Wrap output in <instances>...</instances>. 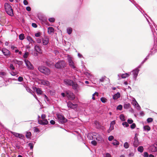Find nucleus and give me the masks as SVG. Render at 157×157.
Here are the masks:
<instances>
[{"instance_id": "c9c22d12", "label": "nucleus", "mask_w": 157, "mask_h": 157, "mask_svg": "<svg viewBox=\"0 0 157 157\" xmlns=\"http://www.w3.org/2000/svg\"><path fill=\"white\" fill-rule=\"evenodd\" d=\"M147 123H149L152 122L153 121V119L151 118H149L147 119Z\"/></svg>"}, {"instance_id": "0e129e2a", "label": "nucleus", "mask_w": 157, "mask_h": 157, "mask_svg": "<svg viewBox=\"0 0 157 157\" xmlns=\"http://www.w3.org/2000/svg\"><path fill=\"white\" fill-rule=\"evenodd\" d=\"M105 79V78L102 77L100 79V81L101 82H103Z\"/></svg>"}, {"instance_id": "dca6fc26", "label": "nucleus", "mask_w": 157, "mask_h": 157, "mask_svg": "<svg viewBox=\"0 0 157 157\" xmlns=\"http://www.w3.org/2000/svg\"><path fill=\"white\" fill-rule=\"evenodd\" d=\"M121 95L118 92L117 94L113 95V98L114 99H117L118 98L120 97Z\"/></svg>"}, {"instance_id": "37998d69", "label": "nucleus", "mask_w": 157, "mask_h": 157, "mask_svg": "<svg viewBox=\"0 0 157 157\" xmlns=\"http://www.w3.org/2000/svg\"><path fill=\"white\" fill-rule=\"evenodd\" d=\"M114 139V137L112 136H110L108 137V140L109 141H112V140H113Z\"/></svg>"}, {"instance_id": "0eeeda50", "label": "nucleus", "mask_w": 157, "mask_h": 157, "mask_svg": "<svg viewBox=\"0 0 157 157\" xmlns=\"http://www.w3.org/2000/svg\"><path fill=\"white\" fill-rule=\"evenodd\" d=\"M26 66L28 69L30 70H33V67L31 63L28 60H25Z\"/></svg>"}, {"instance_id": "6e6d98bb", "label": "nucleus", "mask_w": 157, "mask_h": 157, "mask_svg": "<svg viewBox=\"0 0 157 157\" xmlns=\"http://www.w3.org/2000/svg\"><path fill=\"white\" fill-rule=\"evenodd\" d=\"M23 3L25 5H27L28 4V1L26 0H24Z\"/></svg>"}, {"instance_id": "de8ad7c7", "label": "nucleus", "mask_w": 157, "mask_h": 157, "mask_svg": "<svg viewBox=\"0 0 157 157\" xmlns=\"http://www.w3.org/2000/svg\"><path fill=\"white\" fill-rule=\"evenodd\" d=\"M46 116L45 114H42V115L41 116V118L42 119H43V120L45 119V118H46Z\"/></svg>"}, {"instance_id": "ea45409f", "label": "nucleus", "mask_w": 157, "mask_h": 157, "mask_svg": "<svg viewBox=\"0 0 157 157\" xmlns=\"http://www.w3.org/2000/svg\"><path fill=\"white\" fill-rule=\"evenodd\" d=\"M122 125L123 126H125L126 127H127L129 126V124H128V123H127L126 122H124L122 123Z\"/></svg>"}, {"instance_id": "c03bdc74", "label": "nucleus", "mask_w": 157, "mask_h": 157, "mask_svg": "<svg viewBox=\"0 0 157 157\" xmlns=\"http://www.w3.org/2000/svg\"><path fill=\"white\" fill-rule=\"evenodd\" d=\"M23 78L22 77L20 76L18 78V80L19 82H21L23 80Z\"/></svg>"}, {"instance_id": "79ce46f5", "label": "nucleus", "mask_w": 157, "mask_h": 157, "mask_svg": "<svg viewBox=\"0 0 157 157\" xmlns=\"http://www.w3.org/2000/svg\"><path fill=\"white\" fill-rule=\"evenodd\" d=\"M131 128L132 129H134L136 127V125L135 123H133L130 126Z\"/></svg>"}, {"instance_id": "e2e57ef3", "label": "nucleus", "mask_w": 157, "mask_h": 157, "mask_svg": "<svg viewBox=\"0 0 157 157\" xmlns=\"http://www.w3.org/2000/svg\"><path fill=\"white\" fill-rule=\"evenodd\" d=\"M105 157H111V155L107 153L106 154Z\"/></svg>"}, {"instance_id": "f704fd0d", "label": "nucleus", "mask_w": 157, "mask_h": 157, "mask_svg": "<svg viewBox=\"0 0 157 157\" xmlns=\"http://www.w3.org/2000/svg\"><path fill=\"white\" fill-rule=\"evenodd\" d=\"M9 68L10 69L11 71L15 69L14 67L13 66V64H10Z\"/></svg>"}, {"instance_id": "f257e3e1", "label": "nucleus", "mask_w": 157, "mask_h": 157, "mask_svg": "<svg viewBox=\"0 0 157 157\" xmlns=\"http://www.w3.org/2000/svg\"><path fill=\"white\" fill-rule=\"evenodd\" d=\"M38 69L41 73L46 75H48L50 74V70L44 66H39L38 67Z\"/></svg>"}, {"instance_id": "bb28decb", "label": "nucleus", "mask_w": 157, "mask_h": 157, "mask_svg": "<svg viewBox=\"0 0 157 157\" xmlns=\"http://www.w3.org/2000/svg\"><path fill=\"white\" fill-rule=\"evenodd\" d=\"M129 75L128 74L126 73L125 74H123L121 75V77L122 78H124L129 76Z\"/></svg>"}, {"instance_id": "f8f14e48", "label": "nucleus", "mask_w": 157, "mask_h": 157, "mask_svg": "<svg viewBox=\"0 0 157 157\" xmlns=\"http://www.w3.org/2000/svg\"><path fill=\"white\" fill-rule=\"evenodd\" d=\"M67 106L68 107L71 109H75L77 107V104H73L71 102H68L67 103Z\"/></svg>"}, {"instance_id": "72a5a7b5", "label": "nucleus", "mask_w": 157, "mask_h": 157, "mask_svg": "<svg viewBox=\"0 0 157 157\" xmlns=\"http://www.w3.org/2000/svg\"><path fill=\"white\" fill-rule=\"evenodd\" d=\"M28 145L30 147L31 149H33V143H30L28 144Z\"/></svg>"}, {"instance_id": "58836bf2", "label": "nucleus", "mask_w": 157, "mask_h": 157, "mask_svg": "<svg viewBox=\"0 0 157 157\" xmlns=\"http://www.w3.org/2000/svg\"><path fill=\"white\" fill-rule=\"evenodd\" d=\"M49 21L52 22H53L55 21V19L54 18H50L48 19Z\"/></svg>"}, {"instance_id": "864d4df0", "label": "nucleus", "mask_w": 157, "mask_h": 157, "mask_svg": "<svg viewBox=\"0 0 157 157\" xmlns=\"http://www.w3.org/2000/svg\"><path fill=\"white\" fill-rule=\"evenodd\" d=\"M116 122L115 121H112L110 124V125L113 126L115 124Z\"/></svg>"}, {"instance_id": "7ed1b4c3", "label": "nucleus", "mask_w": 157, "mask_h": 157, "mask_svg": "<svg viewBox=\"0 0 157 157\" xmlns=\"http://www.w3.org/2000/svg\"><path fill=\"white\" fill-rule=\"evenodd\" d=\"M66 63L63 60L58 61L55 65V67L57 69H62L66 66Z\"/></svg>"}, {"instance_id": "5fc2aeb1", "label": "nucleus", "mask_w": 157, "mask_h": 157, "mask_svg": "<svg viewBox=\"0 0 157 157\" xmlns=\"http://www.w3.org/2000/svg\"><path fill=\"white\" fill-rule=\"evenodd\" d=\"M36 41L37 43H40L41 42V39L38 38L36 39Z\"/></svg>"}, {"instance_id": "e433bc0d", "label": "nucleus", "mask_w": 157, "mask_h": 157, "mask_svg": "<svg viewBox=\"0 0 157 157\" xmlns=\"http://www.w3.org/2000/svg\"><path fill=\"white\" fill-rule=\"evenodd\" d=\"M29 55V53L28 52H26L23 56L24 58H27L28 56Z\"/></svg>"}, {"instance_id": "6ab92c4d", "label": "nucleus", "mask_w": 157, "mask_h": 157, "mask_svg": "<svg viewBox=\"0 0 157 157\" xmlns=\"http://www.w3.org/2000/svg\"><path fill=\"white\" fill-rule=\"evenodd\" d=\"M49 42V40L48 38H45L44 39H43V43L44 45H47Z\"/></svg>"}, {"instance_id": "473e14b6", "label": "nucleus", "mask_w": 157, "mask_h": 157, "mask_svg": "<svg viewBox=\"0 0 157 157\" xmlns=\"http://www.w3.org/2000/svg\"><path fill=\"white\" fill-rule=\"evenodd\" d=\"M100 100L102 102L105 103L107 99L105 98L102 97L101 98Z\"/></svg>"}, {"instance_id": "f03ea898", "label": "nucleus", "mask_w": 157, "mask_h": 157, "mask_svg": "<svg viewBox=\"0 0 157 157\" xmlns=\"http://www.w3.org/2000/svg\"><path fill=\"white\" fill-rule=\"evenodd\" d=\"M5 8L7 13L11 16L13 15V10L11 6L8 3H6L4 5Z\"/></svg>"}, {"instance_id": "338daca9", "label": "nucleus", "mask_w": 157, "mask_h": 157, "mask_svg": "<svg viewBox=\"0 0 157 157\" xmlns=\"http://www.w3.org/2000/svg\"><path fill=\"white\" fill-rule=\"evenodd\" d=\"M44 97L45 98L46 100L47 101H49V100L48 99V97L46 95H44Z\"/></svg>"}, {"instance_id": "b1692460", "label": "nucleus", "mask_w": 157, "mask_h": 157, "mask_svg": "<svg viewBox=\"0 0 157 157\" xmlns=\"http://www.w3.org/2000/svg\"><path fill=\"white\" fill-rule=\"evenodd\" d=\"M19 39L21 40H23L25 38L24 35L23 33H21L19 35Z\"/></svg>"}, {"instance_id": "c85d7f7f", "label": "nucleus", "mask_w": 157, "mask_h": 157, "mask_svg": "<svg viewBox=\"0 0 157 157\" xmlns=\"http://www.w3.org/2000/svg\"><path fill=\"white\" fill-rule=\"evenodd\" d=\"M120 119L122 121H125V120L124 118V116L123 114H121L120 116Z\"/></svg>"}, {"instance_id": "f3484780", "label": "nucleus", "mask_w": 157, "mask_h": 157, "mask_svg": "<svg viewBox=\"0 0 157 157\" xmlns=\"http://www.w3.org/2000/svg\"><path fill=\"white\" fill-rule=\"evenodd\" d=\"M71 86H72L73 89L75 90H76L78 87V85L76 83L74 82Z\"/></svg>"}, {"instance_id": "603ef678", "label": "nucleus", "mask_w": 157, "mask_h": 157, "mask_svg": "<svg viewBox=\"0 0 157 157\" xmlns=\"http://www.w3.org/2000/svg\"><path fill=\"white\" fill-rule=\"evenodd\" d=\"M51 62H50L48 61H47L46 62V64L49 66H50L52 64V63H51Z\"/></svg>"}, {"instance_id": "a211bd4d", "label": "nucleus", "mask_w": 157, "mask_h": 157, "mask_svg": "<svg viewBox=\"0 0 157 157\" xmlns=\"http://www.w3.org/2000/svg\"><path fill=\"white\" fill-rule=\"evenodd\" d=\"M48 33L50 34H51V33H53L54 32V29L52 27H49L48 28Z\"/></svg>"}, {"instance_id": "20e7f679", "label": "nucleus", "mask_w": 157, "mask_h": 157, "mask_svg": "<svg viewBox=\"0 0 157 157\" xmlns=\"http://www.w3.org/2000/svg\"><path fill=\"white\" fill-rule=\"evenodd\" d=\"M66 96L70 100H73L75 99V96L74 94L70 91H67L65 92Z\"/></svg>"}, {"instance_id": "09e8293b", "label": "nucleus", "mask_w": 157, "mask_h": 157, "mask_svg": "<svg viewBox=\"0 0 157 157\" xmlns=\"http://www.w3.org/2000/svg\"><path fill=\"white\" fill-rule=\"evenodd\" d=\"M144 157H148V155L147 152H144Z\"/></svg>"}, {"instance_id": "9b49d317", "label": "nucleus", "mask_w": 157, "mask_h": 157, "mask_svg": "<svg viewBox=\"0 0 157 157\" xmlns=\"http://www.w3.org/2000/svg\"><path fill=\"white\" fill-rule=\"evenodd\" d=\"M38 123L40 124L47 125L48 124V122L47 119L39 120Z\"/></svg>"}, {"instance_id": "ddd939ff", "label": "nucleus", "mask_w": 157, "mask_h": 157, "mask_svg": "<svg viewBox=\"0 0 157 157\" xmlns=\"http://www.w3.org/2000/svg\"><path fill=\"white\" fill-rule=\"evenodd\" d=\"M68 62L69 66L71 67L74 69L75 68V67L74 65V63L73 62L72 59L71 58H70L68 59Z\"/></svg>"}, {"instance_id": "5701e85b", "label": "nucleus", "mask_w": 157, "mask_h": 157, "mask_svg": "<svg viewBox=\"0 0 157 157\" xmlns=\"http://www.w3.org/2000/svg\"><path fill=\"white\" fill-rule=\"evenodd\" d=\"M112 144L114 145H119V142L116 140H114L113 141Z\"/></svg>"}, {"instance_id": "4be33fe9", "label": "nucleus", "mask_w": 157, "mask_h": 157, "mask_svg": "<svg viewBox=\"0 0 157 157\" xmlns=\"http://www.w3.org/2000/svg\"><path fill=\"white\" fill-rule=\"evenodd\" d=\"M137 150L138 151L140 152V153L142 152L144 150V148L142 146H139Z\"/></svg>"}, {"instance_id": "3c124183", "label": "nucleus", "mask_w": 157, "mask_h": 157, "mask_svg": "<svg viewBox=\"0 0 157 157\" xmlns=\"http://www.w3.org/2000/svg\"><path fill=\"white\" fill-rule=\"evenodd\" d=\"M32 26L35 28H36L37 27V25L35 23H33L32 24Z\"/></svg>"}, {"instance_id": "7c9ffc66", "label": "nucleus", "mask_w": 157, "mask_h": 157, "mask_svg": "<svg viewBox=\"0 0 157 157\" xmlns=\"http://www.w3.org/2000/svg\"><path fill=\"white\" fill-rule=\"evenodd\" d=\"M124 147L125 148H128L129 147L128 143L127 142H125L124 144Z\"/></svg>"}, {"instance_id": "69168bd1", "label": "nucleus", "mask_w": 157, "mask_h": 157, "mask_svg": "<svg viewBox=\"0 0 157 157\" xmlns=\"http://www.w3.org/2000/svg\"><path fill=\"white\" fill-rule=\"evenodd\" d=\"M109 128L110 129V130H112L114 129V126L113 125H110V127Z\"/></svg>"}, {"instance_id": "aec40b11", "label": "nucleus", "mask_w": 157, "mask_h": 157, "mask_svg": "<svg viewBox=\"0 0 157 157\" xmlns=\"http://www.w3.org/2000/svg\"><path fill=\"white\" fill-rule=\"evenodd\" d=\"M131 107L130 104L129 103L125 104L124 105V108L125 109H128Z\"/></svg>"}, {"instance_id": "9d476101", "label": "nucleus", "mask_w": 157, "mask_h": 157, "mask_svg": "<svg viewBox=\"0 0 157 157\" xmlns=\"http://www.w3.org/2000/svg\"><path fill=\"white\" fill-rule=\"evenodd\" d=\"M64 83L67 85L71 86L72 85L73 81L69 79H66L64 80Z\"/></svg>"}, {"instance_id": "6e6552de", "label": "nucleus", "mask_w": 157, "mask_h": 157, "mask_svg": "<svg viewBox=\"0 0 157 157\" xmlns=\"http://www.w3.org/2000/svg\"><path fill=\"white\" fill-rule=\"evenodd\" d=\"M11 133L14 135L15 137H18L20 139H23V138H24V135L22 134H21L19 133H17V132H11Z\"/></svg>"}, {"instance_id": "a19ab883", "label": "nucleus", "mask_w": 157, "mask_h": 157, "mask_svg": "<svg viewBox=\"0 0 157 157\" xmlns=\"http://www.w3.org/2000/svg\"><path fill=\"white\" fill-rule=\"evenodd\" d=\"M122 108V106L121 105H119L117 107V110H121Z\"/></svg>"}, {"instance_id": "052dcab7", "label": "nucleus", "mask_w": 157, "mask_h": 157, "mask_svg": "<svg viewBox=\"0 0 157 157\" xmlns=\"http://www.w3.org/2000/svg\"><path fill=\"white\" fill-rule=\"evenodd\" d=\"M6 74V73L4 72H0V75H1L4 76V75H5Z\"/></svg>"}, {"instance_id": "8fccbe9b", "label": "nucleus", "mask_w": 157, "mask_h": 157, "mask_svg": "<svg viewBox=\"0 0 157 157\" xmlns=\"http://www.w3.org/2000/svg\"><path fill=\"white\" fill-rule=\"evenodd\" d=\"M40 36V32H38V33H36L35 34V36L36 37H39Z\"/></svg>"}, {"instance_id": "cd10ccee", "label": "nucleus", "mask_w": 157, "mask_h": 157, "mask_svg": "<svg viewBox=\"0 0 157 157\" xmlns=\"http://www.w3.org/2000/svg\"><path fill=\"white\" fill-rule=\"evenodd\" d=\"M67 33L69 34H70L72 32V29L71 28H68L67 29Z\"/></svg>"}, {"instance_id": "bf43d9fd", "label": "nucleus", "mask_w": 157, "mask_h": 157, "mask_svg": "<svg viewBox=\"0 0 157 157\" xmlns=\"http://www.w3.org/2000/svg\"><path fill=\"white\" fill-rule=\"evenodd\" d=\"M50 123L52 124H54L55 123V121L53 120H52L50 121Z\"/></svg>"}, {"instance_id": "4468645a", "label": "nucleus", "mask_w": 157, "mask_h": 157, "mask_svg": "<svg viewBox=\"0 0 157 157\" xmlns=\"http://www.w3.org/2000/svg\"><path fill=\"white\" fill-rule=\"evenodd\" d=\"M40 82L42 85L48 86L50 84L49 82L46 80H40Z\"/></svg>"}, {"instance_id": "393cba45", "label": "nucleus", "mask_w": 157, "mask_h": 157, "mask_svg": "<svg viewBox=\"0 0 157 157\" xmlns=\"http://www.w3.org/2000/svg\"><path fill=\"white\" fill-rule=\"evenodd\" d=\"M36 92L38 94H42V91L40 88H36Z\"/></svg>"}, {"instance_id": "4c0bfd02", "label": "nucleus", "mask_w": 157, "mask_h": 157, "mask_svg": "<svg viewBox=\"0 0 157 157\" xmlns=\"http://www.w3.org/2000/svg\"><path fill=\"white\" fill-rule=\"evenodd\" d=\"M11 74L13 76H15L16 75L18 74V72L17 71L14 72V71H11Z\"/></svg>"}, {"instance_id": "49530a36", "label": "nucleus", "mask_w": 157, "mask_h": 157, "mask_svg": "<svg viewBox=\"0 0 157 157\" xmlns=\"http://www.w3.org/2000/svg\"><path fill=\"white\" fill-rule=\"evenodd\" d=\"M91 143L94 146H96L97 144V142L95 140L92 141L91 142Z\"/></svg>"}, {"instance_id": "412c9836", "label": "nucleus", "mask_w": 157, "mask_h": 157, "mask_svg": "<svg viewBox=\"0 0 157 157\" xmlns=\"http://www.w3.org/2000/svg\"><path fill=\"white\" fill-rule=\"evenodd\" d=\"M31 133L29 132H26V137L28 139H30L31 136Z\"/></svg>"}, {"instance_id": "774afa93", "label": "nucleus", "mask_w": 157, "mask_h": 157, "mask_svg": "<svg viewBox=\"0 0 157 157\" xmlns=\"http://www.w3.org/2000/svg\"><path fill=\"white\" fill-rule=\"evenodd\" d=\"M39 129L37 128H36L35 129V131L36 132H39Z\"/></svg>"}, {"instance_id": "423d86ee", "label": "nucleus", "mask_w": 157, "mask_h": 157, "mask_svg": "<svg viewBox=\"0 0 157 157\" xmlns=\"http://www.w3.org/2000/svg\"><path fill=\"white\" fill-rule=\"evenodd\" d=\"M137 136V134H136L134 137V141L133 144V146L135 147H137L139 145V142Z\"/></svg>"}, {"instance_id": "13d9d810", "label": "nucleus", "mask_w": 157, "mask_h": 157, "mask_svg": "<svg viewBox=\"0 0 157 157\" xmlns=\"http://www.w3.org/2000/svg\"><path fill=\"white\" fill-rule=\"evenodd\" d=\"M132 103H133V105H136L137 104H138V103H137V102L136 100L133 101L132 102Z\"/></svg>"}, {"instance_id": "1a4fd4ad", "label": "nucleus", "mask_w": 157, "mask_h": 157, "mask_svg": "<svg viewBox=\"0 0 157 157\" xmlns=\"http://www.w3.org/2000/svg\"><path fill=\"white\" fill-rule=\"evenodd\" d=\"M2 51L3 54L6 56H8L10 55V52L6 48H3Z\"/></svg>"}, {"instance_id": "2eb2a0df", "label": "nucleus", "mask_w": 157, "mask_h": 157, "mask_svg": "<svg viewBox=\"0 0 157 157\" xmlns=\"http://www.w3.org/2000/svg\"><path fill=\"white\" fill-rule=\"evenodd\" d=\"M139 70L138 69H136L133 71L132 73L134 76V78H136L138 75Z\"/></svg>"}, {"instance_id": "4d7b16f0", "label": "nucleus", "mask_w": 157, "mask_h": 157, "mask_svg": "<svg viewBox=\"0 0 157 157\" xmlns=\"http://www.w3.org/2000/svg\"><path fill=\"white\" fill-rule=\"evenodd\" d=\"M26 10L28 11H30L31 10V8L29 6H28L26 8Z\"/></svg>"}, {"instance_id": "39448f33", "label": "nucleus", "mask_w": 157, "mask_h": 157, "mask_svg": "<svg viewBox=\"0 0 157 157\" xmlns=\"http://www.w3.org/2000/svg\"><path fill=\"white\" fill-rule=\"evenodd\" d=\"M58 119L59 121L62 124L64 123L67 122V120L63 115L60 114L57 115Z\"/></svg>"}, {"instance_id": "a18cd8bd", "label": "nucleus", "mask_w": 157, "mask_h": 157, "mask_svg": "<svg viewBox=\"0 0 157 157\" xmlns=\"http://www.w3.org/2000/svg\"><path fill=\"white\" fill-rule=\"evenodd\" d=\"M128 123L129 124H132L133 122V121L131 119H129L127 121Z\"/></svg>"}, {"instance_id": "680f3d73", "label": "nucleus", "mask_w": 157, "mask_h": 157, "mask_svg": "<svg viewBox=\"0 0 157 157\" xmlns=\"http://www.w3.org/2000/svg\"><path fill=\"white\" fill-rule=\"evenodd\" d=\"M27 39L29 40V41H31V40H32V38L30 36H27Z\"/></svg>"}, {"instance_id": "c756f323", "label": "nucleus", "mask_w": 157, "mask_h": 157, "mask_svg": "<svg viewBox=\"0 0 157 157\" xmlns=\"http://www.w3.org/2000/svg\"><path fill=\"white\" fill-rule=\"evenodd\" d=\"M35 48L36 51L38 52H39L41 51L40 48L38 46H35Z\"/></svg>"}, {"instance_id": "a878e982", "label": "nucleus", "mask_w": 157, "mask_h": 157, "mask_svg": "<svg viewBox=\"0 0 157 157\" xmlns=\"http://www.w3.org/2000/svg\"><path fill=\"white\" fill-rule=\"evenodd\" d=\"M96 139L97 140L99 141L102 142V141H103V139L101 137L99 136H97V137L96 138Z\"/></svg>"}, {"instance_id": "2f4dec72", "label": "nucleus", "mask_w": 157, "mask_h": 157, "mask_svg": "<svg viewBox=\"0 0 157 157\" xmlns=\"http://www.w3.org/2000/svg\"><path fill=\"white\" fill-rule=\"evenodd\" d=\"M144 129L145 130H147V131H149L151 129L150 127L148 125L145 126L144 128Z\"/></svg>"}]
</instances>
